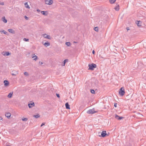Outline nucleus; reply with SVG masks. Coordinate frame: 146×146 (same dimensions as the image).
Segmentation results:
<instances>
[{"label":"nucleus","mask_w":146,"mask_h":146,"mask_svg":"<svg viewBox=\"0 0 146 146\" xmlns=\"http://www.w3.org/2000/svg\"><path fill=\"white\" fill-rule=\"evenodd\" d=\"M25 7L26 8L29 9L30 8V7H29V6L27 2H26L25 3Z\"/></svg>","instance_id":"2eb2a0df"},{"label":"nucleus","mask_w":146,"mask_h":146,"mask_svg":"<svg viewBox=\"0 0 146 146\" xmlns=\"http://www.w3.org/2000/svg\"><path fill=\"white\" fill-rule=\"evenodd\" d=\"M2 54L4 56H9L11 54V53L7 51H3Z\"/></svg>","instance_id":"423d86ee"},{"label":"nucleus","mask_w":146,"mask_h":146,"mask_svg":"<svg viewBox=\"0 0 146 146\" xmlns=\"http://www.w3.org/2000/svg\"><path fill=\"white\" fill-rule=\"evenodd\" d=\"M2 21L5 23H6L7 22V20L5 18V17H3L2 19Z\"/></svg>","instance_id":"dca6fc26"},{"label":"nucleus","mask_w":146,"mask_h":146,"mask_svg":"<svg viewBox=\"0 0 146 146\" xmlns=\"http://www.w3.org/2000/svg\"><path fill=\"white\" fill-rule=\"evenodd\" d=\"M50 45V44L48 42H45L44 44V45L46 47L49 46Z\"/></svg>","instance_id":"a211bd4d"},{"label":"nucleus","mask_w":146,"mask_h":146,"mask_svg":"<svg viewBox=\"0 0 146 146\" xmlns=\"http://www.w3.org/2000/svg\"><path fill=\"white\" fill-rule=\"evenodd\" d=\"M45 124L44 123H42V124L41 125L40 127L42 126L43 125H44Z\"/></svg>","instance_id":"4c0bfd02"},{"label":"nucleus","mask_w":146,"mask_h":146,"mask_svg":"<svg viewBox=\"0 0 146 146\" xmlns=\"http://www.w3.org/2000/svg\"><path fill=\"white\" fill-rule=\"evenodd\" d=\"M65 62H63V64H62V66H65Z\"/></svg>","instance_id":"72a5a7b5"},{"label":"nucleus","mask_w":146,"mask_h":146,"mask_svg":"<svg viewBox=\"0 0 146 146\" xmlns=\"http://www.w3.org/2000/svg\"><path fill=\"white\" fill-rule=\"evenodd\" d=\"M96 82L97 83H98V81L97 80L96 81Z\"/></svg>","instance_id":"c03bdc74"},{"label":"nucleus","mask_w":146,"mask_h":146,"mask_svg":"<svg viewBox=\"0 0 146 146\" xmlns=\"http://www.w3.org/2000/svg\"><path fill=\"white\" fill-rule=\"evenodd\" d=\"M8 31L10 33H11L13 34H14L15 33V31L12 29H9Z\"/></svg>","instance_id":"ddd939ff"},{"label":"nucleus","mask_w":146,"mask_h":146,"mask_svg":"<svg viewBox=\"0 0 146 146\" xmlns=\"http://www.w3.org/2000/svg\"><path fill=\"white\" fill-rule=\"evenodd\" d=\"M65 44L68 46H69L71 45V43L70 42H66Z\"/></svg>","instance_id":"412c9836"},{"label":"nucleus","mask_w":146,"mask_h":146,"mask_svg":"<svg viewBox=\"0 0 146 146\" xmlns=\"http://www.w3.org/2000/svg\"><path fill=\"white\" fill-rule=\"evenodd\" d=\"M24 74L26 76H28L29 75V74L27 72H25L24 73Z\"/></svg>","instance_id":"c756f323"},{"label":"nucleus","mask_w":146,"mask_h":146,"mask_svg":"<svg viewBox=\"0 0 146 146\" xmlns=\"http://www.w3.org/2000/svg\"><path fill=\"white\" fill-rule=\"evenodd\" d=\"M119 95L121 96H123L124 95L125 93V92L124 91V89L123 87L121 88L120 89L119 91Z\"/></svg>","instance_id":"7ed1b4c3"},{"label":"nucleus","mask_w":146,"mask_h":146,"mask_svg":"<svg viewBox=\"0 0 146 146\" xmlns=\"http://www.w3.org/2000/svg\"><path fill=\"white\" fill-rule=\"evenodd\" d=\"M0 4L2 5H4V3L3 2H0Z\"/></svg>","instance_id":"473e14b6"},{"label":"nucleus","mask_w":146,"mask_h":146,"mask_svg":"<svg viewBox=\"0 0 146 146\" xmlns=\"http://www.w3.org/2000/svg\"><path fill=\"white\" fill-rule=\"evenodd\" d=\"M37 56L35 55L33 56L32 58L33 59V60H36L37 58Z\"/></svg>","instance_id":"4be33fe9"},{"label":"nucleus","mask_w":146,"mask_h":146,"mask_svg":"<svg viewBox=\"0 0 146 146\" xmlns=\"http://www.w3.org/2000/svg\"><path fill=\"white\" fill-rule=\"evenodd\" d=\"M115 1L116 0H110V1L111 3L113 4L115 2Z\"/></svg>","instance_id":"b1692460"},{"label":"nucleus","mask_w":146,"mask_h":146,"mask_svg":"<svg viewBox=\"0 0 146 146\" xmlns=\"http://www.w3.org/2000/svg\"><path fill=\"white\" fill-rule=\"evenodd\" d=\"M37 11L38 12H40V10L39 9H37Z\"/></svg>","instance_id":"37998d69"},{"label":"nucleus","mask_w":146,"mask_h":146,"mask_svg":"<svg viewBox=\"0 0 146 146\" xmlns=\"http://www.w3.org/2000/svg\"><path fill=\"white\" fill-rule=\"evenodd\" d=\"M4 85L5 86H7L9 84V82L7 80H5L4 81Z\"/></svg>","instance_id":"4468645a"},{"label":"nucleus","mask_w":146,"mask_h":146,"mask_svg":"<svg viewBox=\"0 0 146 146\" xmlns=\"http://www.w3.org/2000/svg\"><path fill=\"white\" fill-rule=\"evenodd\" d=\"M28 119L27 118H24L22 119V120L24 121H27Z\"/></svg>","instance_id":"bb28decb"},{"label":"nucleus","mask_w":146,"mask_h":146,"mask_svg":"<svg viewBox=\"0 0 146 146\" xmlns=\"http://www.w3.org/2000/svg\"><path fill=\"white\" fill-rule=\"evenodd\" d=\"M96 64L92 63V64H88V66L89 68L88 69L90 70H93L94 68H96Z\"/></svg>","instance_id":"f257e3e1"},{"label":"nucleus","mask_w":146,"mask_h":146,"mask_svg":"<svg viewBox=\"0 0 146 146\" xmlns=\"http://www.w3.org/2000/svg\"><path fill=\"white\" fill-rule=\"evenodd\" d=\"M11 114L9 112H7L5 113V116L6 117H7L8 118H9L11 116Z\"/></svg>","instance_id":"1a4fd4ad"},{"label":"nucleus","mask_w":146,"mask_h":146,"mask_svg":"<svg viewBox=\"0 0 146 146\" xmlns=\"http://www.w3.org/2000/svg\"><path fill=\"white\" fill-rule=\"evenodd\" d=\"M91 92L93 94H94L95 93V92L94 90L92 89L90 90Z\"/></svg>","instance_id":"cd10ccee"},{"label":"nucleus","mask_w":146,"mask_h":146,"mask_svg":"<svg viewBox=\"0 0 146 146\" xmlns=\"http://www.w3.org/2000/svg\"><path fill=\"white\" fill-rule=\"evenodd\" d=\"M126 29L127 30V31L130 30L129 28V27H127L126 28Z\"/></svg>","instance_id":"a19ab883"},{"label":"nucleus","mask_w":146,"mask_h":146,"mask_svg":"<svg viewBox=\"0 0 146 146\" xmlns=\"http://www.w3.org/2000/svg\"><path fill=\"white\" fill-rule=\"evenodd\" d=\"M56 95L57 97L59 98L60 97V95L59 94H56Z\"/></svg>","instance_id":"f704fd0d"},{"label":"nucleus","mask_w":146,"mask_h":146,"mask_svg":"<svg viewBox=\"0 0 146 146\" xmlns=\"http://www.w3.org/2000/svg\"><path fill=\"white\" fill-rule=\"evenodd\" d=\"M39 64H40V65H42L43 64V63L42 62H40V61L39 62Z\"/></svg>","instance_id":"c9c22d12"},{"label":"nucleus","mask_w":146,"mask_h":146,"mask_svg":"<svg viewBox=\"0 0 146 146\" xmlns=\"http://www.w3.org/2000/svg\"><path fill=\"white\" fill-rule=\"evenodd\" d=\"M96 112L94 109L89 110L87 112V113L88 114H93Z\"/></svg>","instance_id":"20e7f679"},{"label":"nucleus","mask_w":146,"mask_h":146,"mask_svg":"<svg viewBox=\"0 0 146 146\" xmlns=\"http://www.w3.org/2000/svg\"><path fill=\"white\" fill-rule=\"evenodd\" d=\"M94 29L95 31L96 32H98V27H96L94 28Z\"/></svg>","instance_id":"a878e982"},{"label":"nucleus","mask_w":146,"mask_h":146,"mask_svg":"<svg viewBox=\"0 0 146 146\" xmlns=\"http://www.w3.org/2000/svg\"><path fill=\"white\" fill-rule=\"evenodd\" d=\"M124 58H125V57H124Z\"/></svg>","instance_id":"a18cd8bd"},{"label":"nucleus","mask_w":146,"mask_h":146,"mask_svg":"<svg viewBox=\"0 0 146 146\" xmlns=\"http://www.w3.org/2000/svg\"><path fill=\"white\" fill-rule=\"evenodd\" d=\"M115 118L117 119L120 120L123 118V117H120L117 114H115Z\"/></svg>","instance_id":"0eeeda50"},{"label":"nucleus","mask_w":146,"mask_h":146,"mask_svg":"<svg viewBox=\"0 0 146 146\" xmlns=\"http://www.w3.org/2000/svg\"><path fill=\"white\" fill-rule=\"evenodd\" d=\"M135 23L138 26L140 27L141 26V22L140 21H137L135 22Z\"/></svg>","instance_id":"9d476101"},{"label":"nucleus","mask_w":146,"mask_h":146,"mask_svg":"<svg viewBox=\"0 0 146 146\" xmlns=\"http://www.w3.org/2000/svg\"><path fill=\"white\" fill-rule=\"evenodd\" d=\"M114 106L115 107H116L117 106V103H115L114 105Z\"/></svg>","instance_id":"e433bc0d"},{"label":"nucleus","mask_w":146,"mask_h":146,"mask_svg":"<svg viewBox=\"0 0 146 146\" xmlns=\"http://www.w3.org/2000/svg\"><path fill=\"white\" fill-rule=\"evenodd\" d=\"M2 117L1 116H0V120L2 119Z\"/></svg>","instance_id":"79ce46f5"},{"label":"nucleus","mask_w":146,"mask_h":146,"mask_svg":"<svg viewBox=\"0 0 146 146\" xmlns=\"http://www.w3.org/2000/svg\"><path fill=\"white\" fill-rule=\"evenodd\" d=\"M35 106V104L34 103H30L28 104V106L29 108H31L33 107H34Z\"/></svg>","instance_id":"9b49d317"},{"label":"nucleus","mask_w":146,"mask_h":146,"mask_svg":"<svg viewBox=\"0 0 146 146\" xmlns=\"http://www.w3.org/2000/svg\"><path fill=\"white\" fill-rule=\"evenodd\" d=\"M33 116V117H34L36 118H39L40 117V115H39L38 114L37 115H34Z\"/></svg>","instance_id":"5701e85b"},{"label":"nucleus","mask_w":146,"mask_h":146,"mask_svg":"<svg viewBox=\"0 0 146 146\" xmlns=\"http://www.w3.org/2000/svg\"><path fill=\"white\" fill-rule=\"evenodd\" d=\"M43 36L44 38H47V39H51V37L50 35H47L46 34H45L43 35Z\"/></svg>","instance_id":"6e6552de"},{"label":"nucleus","mask_w":146,"mask_h":146,"mask_svg":"<svg viewBox=\"0 0 146 146\" xmlns=\"http://www.w3.org/2000/svg\"><path fill=\"white\" fill-rule=\"evenodd\" d=\"M15 73L16 74H14V73H12L11 74V75L13 76H16V74H18V72H15Z\"/></svg>","instance_id":"7c9ffc66"},{"label":"nucleus","mask_w":146,"mask_h":146,"mask_svg":"<svg viewBox=\"0 0 146 146\" xmlns=\"http://www.w3.org/2000/svg\"><path fill=\"white\" fill-rule=\"evenodd\" d=\"M65 106L66 109H70V106L68 102H67L65 104Z\"/></svg>","instance_id":"f8f14e48"},{"label":"nucleus","mask_w":146,"mask_h":146,"mask_svg":"<svg viewBox=\"0 0 146 146\" xmlns=\"http://www.w3.org/2000/svg\"><path fill=\"white\" fill-rule=\"evenodd\" d=\"M46 12H47L46 11H42L41 12L42 15H43L45 16H46V15H47V14L46 13Z\"/></svg>","instance_id":"aec40b11"},{"label":"nucleus","mask_w":146,"mask_h":146,"mask_svg":"<svg viewBox=\"0 0 146 146\" xmlns=\"http://www.w3.org/2000/svg\"><path fill=\"white\" fill-rule=\"evenodd\" d=\"M25 19L27 20H28V17H27L26 16H25Z\"/></svg>","instance_id":"58836bf2"},{"label":"nucleus","mask_w":146,"mask_h":146,"mask_svg":"<svg viewBox=\"0 0 146 146\" xmlns=\"http://www.w3.org/2000/svg\"><path fill=\"white\" fill-rule=\"evenodd\" d=\"M45 3L47 5H50L53 3V1L52 0H45Z\"/></svg>","instance_id":"39448f33"},{"label":"nucleus","mask_w":146,"mask_h":146,"mask_svg":"<svg viewBox=\"0 0 146 146\" xmlns=\"http://www.w3.org/2000/svg\"><path fill=\"white\" fill-rule=\"evenodd\" d=\"M92 53L93 54H95V51H94V50H93L92 51Z\"/></svg>","instance_id":"ea45409f"},{"label":"nucleus","mask_w":146,"mask_h":146,"mask_svg":"<svg viewBox=\"0 0 146 146\" xmlns=\"http://www.w3.org/2000/svg\"><path fill=\"white\" fill-rule=\"evenodd\" d=\"M116 11H118L119 9V5H117L114 8Z\"/></svg>","instance_id":"6ab92c4d"},{"label":"nucleus","mask_w":146,"mask_h":146,"mask_svg":"<svg viewBox=\"0 0 146 146\" xmlns=\"http://www.w3.org/2000/svg\"><path fill=\"white\" fill-rule=\"evenodd\" d=\"M98 135L99 137H104L108 135L107 134L106 131H103L101 133L98 132Z\"/></svg>","instance_id":"f03ea898"},{"label":"nucleus","mask_w":146,"mask_h":146,"mask_svg":"<svg viewBox=\"0 0 146 146\" xmlns=\"http://www.w3.org/2000/svg\"><path fill=\"white\" fill-rule=\"evenodd\" d=\"M13 94V92H11L10 93H9V94L7 96V97L9 98H10L12 97V94Z\"/></svg>","instance_id":"f3484780"},{"label":"nucleus","mask_w":146,"mask_h":146,"mask_svg":"<svg viewBox=\"0 0 146 146\" xmlns=\"http://www.w3.org/2000/svg\"><path fill=\"white\" fill-rule=\"evenodd\" d=\"M0 32L1 33H3L5 34H6L7 33L4 30H2V31H0Z\"/></svg>","instance_id":"393cba45"},{"label":"nucleus","mask_w":146,"mask_h":146,"mask_svg":"<svg viewBox=\"0 0 146 146\" xmlns=\"http://www.w3.org/2000/svg\"><path fill=\"white\" fill-rule=\"evenodd\" d=\"M23 40L25 41H28L29 40V39L28 38H23Z\"/></svg>","instance_id":"c85d7f7f"},{"label":"nucleus","mask_w":146,"mask_h":146,"mask_svg":"<svg viewBox=\"0 0 146 146\" xmlns=\"http://www.w3.org/2000/svg\"><path fill=\"white\" fill-rule=\"evenodd\" d=\"M63 61L64 62L66 63V62H68V60L67 59H65Z\"/></svg>","instance_id":"2f4dec72"}]
</instances>
